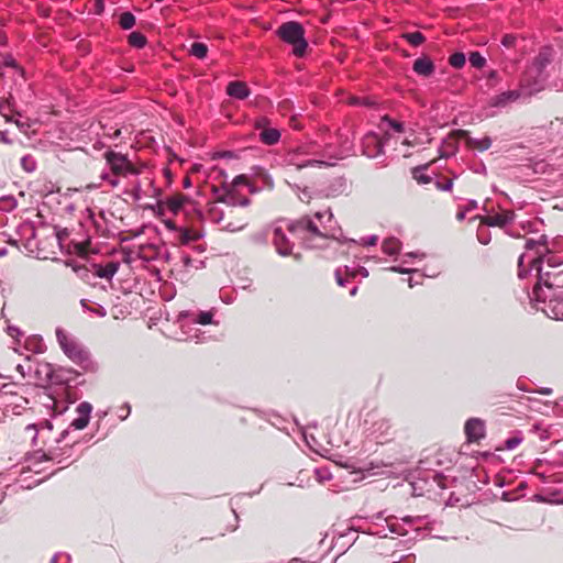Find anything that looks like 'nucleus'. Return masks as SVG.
I'll list each match as a JSON object with an SVG mask.
<instances>
[{"label":"nucleus","instance_id":"1","mask_svg":"<svg viewBox=\"0 0 563 563\" xmlns=\"http://www.w3.org/2000/svg\"><path fill=\"white\" fill-rule=\"evenodd\" d=\"M532 295L538 309L549 318L563 320V268L544 271L543 267H539L538 283Z\"/></svg>","mask_w":563,"mask_h":563},{"label":"nucleus","instance_id":"2","mask_svg":"<svg viewBox=\"0 0 563 563\" xmlns=\"http://www.w3.org/2000/svg\"><path fill=\"white\" fill-rule=\"evenodd\" d=\"M103 158L106 159L110 172H102L100 174V179L108 183L112 188L120 185V176L126 177L129 175L140 174V169L136 168L128 156L122 153L109 150L103 153Z\"/></svg>","mask_w":563,"mask_h":563},{"label":"nucleus","instance_id":"3","mask_svg":"<svg viewBox=\"0 0 563 563\" xmlns=\"http://www.w3.org/2000/svg\"><path fill=\"white\" fill-rule=\"evenodd\" d=\"M57 341L63 352L76 364L86 371L93 369L95 365L90 353L79 342L69 336L63 329L56 330Z\"/></svg>","mask_w":563,"mask_h":563},{"label":"nucleus","instance_id":"4","mask_svg":"<svg viewBox=\"0 0 563 563\" xmlns=\"http://www.w3.org/2000/svg\"><path fill=\"white\" fill-rule=\"evenodd\" d=\"M276 34L285 43L292 46V54L302 57L306 54L308 42L305 38L303 26L296 21L283 23L276 31Z\"/></svg>","mask_w":563,"mask_h":563},{"label":"nucleus","instance_id":"5","mask_svg":"<svg viewBox=\"0 0 563 563\" xmlns=\"http://www.w3.org/2000/svg\"><path fill=\"white\" fill-rule=\"evenodd\" d=\"M249 220V212L238 210V208L228 207L225 212L220 213V217H216V212L213 211V221L221 224L222 229L229 232L243 230L247 225Z\"/></svg>","mask_w":563,"mask_h":563},{"label":"nucleus","instance_id":"6","mask_svg":"<svg viewBox=\"0 0 563 563\" xmlns=\"http://www.w3.org/2000/svg\"><path fill=\"white\" fill-rule=\"evenodd\" d=\"M286 229L294 236L301 240L324 236L318 225L308 216L302 217L296 221L288 222Z\"/></svg>","mask_w":563,"mask_h":563},{"label":"nucleus","instance_id":"7","mask_svg":"<svg viewBox=\"0 0 563 563\" xmlns=\"http://www.w3.org/2000/svg\"><path fill=\"white\" fill-rule=\"evenodd\" d=\"M213 194L216 195L217 201L227 205V207L245 208L251 205V199L240 195L239 188L232 186L228 187L222 185L221 188H213Z\"/></svg>","mask_w":563,"mask_h":563},{"label":"nucleus","instance_id":"8","mask_svg":"<svg viewBox=\"0 0 563 563\" xmlns=\"http://www.w3.org/2000/svg\"><path fill=\"white\" fill-rule=\"evenodd\" d=\"M58 445L51 448L43 454V457L48 461H55L57 464H62L63 467L69 465L75 461V446L76 443L62 444V440L57 441Z\"/></svg>","mask_w":563,"mask_h":563},{"label":"nucleus","instance_id":"9","mask_svg":"<svg viewBox=\"0 0 563 563\" xmlns=\"http://www.w3.org/2000/svg\"><path fill=\"white\" fill-rule=\"evenodd\" d=\"M23 387L15 383L3 384L0 388V406L19 408L26 402L21 395Z\"/></svg>","mask_w":563,"mask_h":563},{"label":"nucleus","instance_id":"10","mask_svg":"<svg viewBox=\"0 0 563 563\" xmlns=\"http://www.w3.org/2000/svg\"><path fill=\"white\" fill-rule=\"evenodd\" d=\"M539 90L540 89L527 90L526 85L523 82H521L520 89L508 90V91H504L499 95H496L490 99L489 104L492 107L504 108L507 104L517 101L521 96L526 95V96L530 97Z\"/></svg>","mask_w":563,"mask_h":563},{"label":"nucleus","instance_id":"11","mask_svg":"<svg viewBox=\"0 0 563 563\" xmlns=\"http://www.w3.org/2000/svg\"><path fill=\"white\" fill-rule=\"evenodd\" d=\"M303 155H306V152L301 147L289 151L285 156V163L288 166H294L296 169H301L305 167H313V166L320 167L323 165H330L329 163H325L324 161L305 158Z\"/></svg>","mask_w":563,"mask_h":563},{"label":"nucleus","instance_id":"12","mask_svg":"<svg viewBox=\"0 0 563 563\" xmlns=\"http://www.w3.org/2000/svg\"><path fill=\"white\" fill-rule=\"evenodd\" d=\"M273 232V244L275 245L277 252L280 255H290L292 251L294 243L287 238L285 229L275 223L272 228Z\"/></svg>","mask_w":563,"mask_h":563},{"label":"nucleus","instance_id":"13","mask_svg":"<svg viewBox=\"0 0 563 563\" xmlns=\"http://www.w3.org/2000/svg\"><path fill=\"white\" fill-rule=\"evenodd\" d=\"M545 263L548 271H560L562 269L563 262L547 247L544 251H538V256L531 261V268H534L539 273V267Z\"/></svg>","mask_w":563,"mask_h":563},{"label":"nucleus","instance_id":"14","mask_svg":"<svg viewBox=\"0 0 563 563\" xmlns=\"http://www.w3.org/2000/svg\"><path fill=\"white\" fill-rule=\"evenodd\" d=\"M190 202V199L181 194L174 195L169 198H166L165 200H161L157 202V208L159 212H164L165 210H168L173 214H178L180 211H183Z\"/></svg>","mask_w":563,"mask_h":563},{"label":"nucleus","instance_id":"15","mask_svg":"<svg viewBox=\"0 0 563 563\" xmlns=\"http://www.w3.org/2000/svg\"><path fill=\"white\" fill-rule=\"evenodd\" d=\"M467 442L477 443L485 437V422L479 418H471L464 427Z\"/></svg>","mask_w":563,"mask_h":563},{"label":"nucleus","instance_id":"16","mask_svg":"<svg viewBox=\"0 0 563 563\" xmlns=\"http://www.w3.org/2000/svg\"><path fill=\"white\" fill-rule=\"evenodd\" d=\"M384 144L375 133L366 134L362 140V153L367 157H376L383 153Z\"/></svg>","mask_w":563,"mask_h":563},{"label":"nucleus","instance_id":"17","mask_svg":"<svg viewBox=\"0 0 563 563\" xmlns=\"http://www.w3.org/2000/svg\"><path fill=\"white\" fill-rule=\"evenodd\" d=\"M372 433L384 441H388L394 435V429L390 420L385 417H379L373 422Z\"/></svg>","mask_w":563,"mask_h":563},{"label":"nucleus","instance_id":"18","mask_svg":"<svg viewBox=\"0 0 563 563\" xmlns=\"http://www.w3.org/2000/svg\"><path fill=\"white\" fill-rule=\"evenodd\" d=\"M515 212L511 210H506L500 213L486 216L482 219V223L488 227H499L505 228L515 220Z\"/></svg>","mask_w":563,"mask_h":563},{"label":"nucleus","instance_id":"19","mask_svg":"<svg viewBox=\"0 0 563 563\" xmlns=\"http://www.w3.org/2000/svg\"><path fill=\"white\" fill-rule=\"evenodd\" d=\"M91 410L92 406L89 402H80L76 409L78 417L71 421L70 427L76 430H82L86 428L90 419Z\"/></svg>","mask_w":563,"mask_h":563},{"label":"nucleus","instance_id":"20","mask_svg":"<svg viewBox=\"0 0 563 563\" xmlns=\"http://www.w3.org/2000/svg\"><path fill=\"white\" fill-rule=\"evenodd\" d=\"M227 93L232 98L244 100L250 96V89L244 81H230L227 86Z\"/></svg>","mask_w":563,"mask_h":563},{"label":"nucleus","instance_id":"21","mask_svg":"<svg viewBox=\"0 0 563 563\" xmlns=\"http://www.w3.org/2000/svg\"><path fill=\"white\" fill-rule=\"evenodd\" d=\"M412 69L420 76L429 77L434 73V64L429 57L422 56L415 60Z\"/></svg>","mask_w":563,"mask_h":563},{"label":"nucleus","instance_id":"22","mask_svg":"<svg viewBox=\"0 0 563 563\" xmlns=\"http://www.w3.org/2000/svg\"><path fill=\"white\" fill-rule=\"evenodd\" d=\"M95 275L100 278H107L110 279L114 276V274L118 272L119 263L117 262H109L104 266L102 265H95Z\"/></svg>","mask_w":563,"mask_h":563},{"label":"nucleus","instance_id":"23","mask_svg":"<svg viewBox=\"0 0 563 563\" xmlns=\"http://www.w3.org/2000/svg\"><path fill=\"white\" fill-rule=\"evenodd\" d=\"M184 317L189 318V321L192 323L207 325L212 323L213 313L211 311L186 312Z\"/></svg>","mask_w":563,"mask_h":563},{"label":"nucleus","instance_id":"24","mask_svg":"<svg viewBox=\"0 0 563 563\" xmlns=\"http://www.w3.org/2000/svg\"><path fill=\"white\" fill-rule=\"evenodd\" d=\"M280 139V132L277 129H263L260 133V140L266 145H274Z\"/></svg>","mask_w":563,"mask_h":563},{"label":"nucleus","instance_id":"25","mask_svg":"<svg viewBox=\"0 0 563 563\" xmlns=\"http://www.w3.org/2000/svg\"><path fill=\"white\" fill-rule=\"evenodd\" d=\"M428 167H429V164H423V165L413 167L411 169L412 178L418 184L426 185V184L431 183V177L424 174V172L427 170Z\"/></svg>","mask_w":563,"mask_h":563},{"label":"nucleus","instance_id":"26","mask_svg":"<svg viewBox=\"0 0 563 563\" xmlns=\"http://www.w3.org/2000/svg\"><path fill=\"white\" fill-rule=\"evenodd\" d=\"M179 242L181 244H188L194 241L201 239L202 234L198 231L189 230L187 228L179 229Z\"/></svg>","mask_w":563,"mask_h":563},{"label":"nucleus","instance_id":"27","mask_svg":"<svg viewBox=\"0 0 563 563\" xmlns=\"http://www.w3.org/2000/svg\"><path fill=\"white\" fill-rule=\"evenodd\" d=\"M382 250L385 254L389 256L396 255L400 251V242L398 239L395 238L386 239L382 244Z\"/></svg>","mask_w":563,"mask_h":563},{"label":"nucleus","instance_id":"28","mask_svg":"<svg viewBox=\"0 0 563 563\" xmlns=\"http://www.w3.org/2000/svg\"><path fill=\"white\" fill-rule=\"evenodd\" d=\"M24 347L33 353H43L45 345L42 338L33 336L25 340Z\"/></svg>","mask_w":563,"mask_h":563},{"label":"nucleus","instance_id":"29","mask_svg":"<svg viewBox=\"0 0 563 563\" xmlns=\"http://www.w3.org/2000/svg\"><path fill=\"white\" fill-rule=\"evenodd\" d=\"M334 275L336 283L340 286H345L350 277L356 276V271H351L347 266H344V269L338 268Z\"/></svg>","mask_w":563,"mask_h":563},{"label":"nucleus","instance_id":"30","mask_svg":"<svg viewBox=\"0 0 563 563\" xmlns=\"http://www.w3.org/2000/svg\"><path fill=\"white\" fill-rule=\"evenodd\" d=\"M352 148V142H350L349 136L345 135L344 140H342L341 142L340 148L335 153H333L332 157L334 159H342L351 154Z\"/></svg>","mask_w":563,"mask_h":563},{"label":"nucleus","instance_id":"31","mask_svg":"<svg viewBox=\"0 0 563 563\" xmlns=\"http://www.w3.org/2000/svg\"><path fill=\"white\" fill-rule=\"evenodd\" d=\"M551 63V54L548 49L541 51L534 58V66L542 71Z\"/></svg>","mask_w":563,"mask_h":563},{"label":"nucleus","instance_id":"32","mask_svg":"<svg viewBox=\"0 0 563 563\" xmlns=\"http://www.w3.org/2000/svg\"><path fill=\"white\" fill-rule=\"evenodd\" d=\"M0 65L3 67H11L14 68L16 71L20 73L21 76H24L23 68L20 67L15 58L11 54H3L0 56Z\"/></svg>","mask_w":563,"mask_h":563},{"label":"nucleus","instance_id":"33","mask_svg":"<svg viewBox=\"0 0 563 563\" xmlns=\"http://www.w3.org/2000/svg\"><path fill=\"white\" fill-rule=\"evenodd\" d=\"M547 243V238L542 235L539 240L528 239L526 241L525 247L526 250H536L537 252L544 251L548 247Z\"/></svg>","mask_w":563,"mask_h":563},{"label":"nucleus","instance_id":"34","mask_svg":"<svg viewBox=\"0 0 563 563\" xmlns=\"http://www.w3.org/2000/svg\"><path fill=\"white\" fill-rule=\"evenodd\" d=\"M35 373L44 375V378H41V384H48L52 382L53 368L48 363L40 364Z\"/></svg>","mask_w":563,"mask_h":563},{"label":"nucleus","instance_id":"35","mask_svg":"<svg viewBox=\"0 0 563 563\" xmlns=\"http://www.w3.org/2000/svg\"><path fill=\"white\" fill-rule=\"evenodd\" d=\"M128 42L133 47L143 48L147 41L141 32H132L128 37Z\"/></svg>","mask_w":563,"mask_h":563},{"label":"nucleus","instance_id":"36","mask_svg":"<svg viewBox=\"0 0 563 563\" xmlns=\"http://www.w3.org/2000/svg\"><path fill=\"white\" fill-rule=\"evenodd\" d=\"M119 24L123 30H130L135 24V16L126 11L120 14Z\"/></svg>","mask_w":563,"mask_h":563},{"label":"nucleus","instance_id":"37","mask_svg":"<svg viewBox=\"0 0 563 563\" xmlns=\"http://www.w3.org/2000/svg\"><path fill=\"white\" fill-rule=\"evenodd\" d=\"M402 38H405L408 43H410L412 46H419L426 41L424 35L421 32H411V33H404Z\"/></svg>","mask_w":563,"mask_h":563},{"label":"nucleus","instance_id":"38","mask_svg":"<svg viewBox=\"0 0 563 563\" xmlns=\"http://www.w3.org/2000/svg\"><path fill=\"white\" fill-rule=\"evenodd\" d=\"M190 53L195 57L202 59L207 56L208 47L203 43L195 42V43H192V45L190 47Z\"/></svg>","mask_w":563,"mask_h":563},{"label":"nucleus","instance_id":"39","mask_svg":"<svg viewBox=\"0 0 563 563\" xmlns=\"http://www.w3.org/2000/svg\"><path fill=\"white\" fill-rule=\"evenodd\" d=\"M470 64L475 68H483L486 65V58L479 52H472L468 57Z\"/></svg>","mask_w":563,"mask_h":563},{"label":"nucleus","instance_id":"40","mask_svg":"<svg viewBox=\"0 0 563 563\" xmlns=\"http://www.w3.org/2000/svg\"><path fill=\"white\" fill-rule=\"evenodd\" d=\"M449 64L456 69L462 68L465 65V55L461 52L452 54L449 58Z\"/></svg>","mask_w":563,"mask_h":563},{"label":"nucleus","instance_id":"41","mask_svg":"<svg viewBox=\"0 0 563 563\" xmlns=\"http://www.w3.org/2000/svg\"><path fill=\"white\" fill-rule=\"evenodd\" d=\"M36 161L31 155H25L21 158V166L26 173H32L36 169Z\"/></svg>","mask_w":563,"mask_h":563},{"label":"nucleus","instance_id":"42","mask_svg":"<svg viewBox=\"0 0 563 563\" xmlns=\"http://www.w3.org/2000/svg\"><path fill=\"white\" fill-rule=\"evenodd\" d=\"M222 185H225L228 187L232 186L235 188H239V186H241V185L250 186L245 175H239V176L234 177V179L231 183L224 181Z\"/></svg>","mask_w":563,"mask_h":563},{"label":"nucleus","instance_id":"43","mask_svg":"<svg viewBox=\"0 0 563 563\" xmlns=\"http://www.w3.org/2000/svg\"><path fill=\"white\" fill-rule=\"evenodd\" d=\"M383 121H384V122H387V123H388V125H389L393 130H395L396 132H398V133H401V132H404V131H405V126H404V124H402L401 122H398V121H396V120H393V119H390L388 115H385V117L383 118Z\"/></svg>","mask_w":563,"mask_h":563},{"label":"nucleus","instance_id":"44","mask_svg":"<svg viewBox=\"0 0 563 563\" xmlns=\"http://www.w3.org/2000/svg\"><path fill=\"white\" fill-rule=\"evenodd\" d=\"M435 187L442 191H451L453 188V180L446 179L445 181H435Z\"/></svg>","mask_w":563,"mask_h":563},{"label":"nucleus","instance_id":"45","mask_svg":"<svg viewBox=\"0 0 563 563\" xmlns=\"http://www.w3.org/2000/svg\"><path fill=\"white\" fill-rule=\"evenodd\" d=\"M523 260L525 255L521 254L518 258V277L521 279L526 278L529 274V269L523 268Z\"/></svg>","mask_w":563,"mask_h":563},{"label":"nucleus","instance_id":"46","mask_svg":"<svg viewBox=\"0 0 563 563\" xmlns=\"http://www.w3.org/2000/svg\"><path fill=\"white\" fill-rule=\"evenodd\" d=\"M516 40H517L516 36L511 35V34H506L501 38V44L505 47H511L515 45Z\"/></svg>","mask_w":563,"mask_h":563},{"label":"nucleus","instance_id":"47","mask_svg":"<svg viewBox=\"0 0 563 563\" xmlns=\"http://www.w3.org/2000/svg\"><path fill=\"white\" fill-rule=\"evenodd\" d=\"M141 191H142V187H141L140 181H135V184L133 185V189H132V196L135 200L141 199Z\"/></svg>","mask_w":563,"mask_h":563},{"label":"nucleus","instance_id":"48","mask_svg":"<svg viewBox=\"0 0 563 563\" xmlns=\"http://www.w3.org/2000/svg\"><path fill=\"white\" fill-rule=\"evenodd\" d=\"M492 145V141L489 137H484L478 142L477 148L481 151L488 150Z\"/></svg>","mask_w":563,"mask_h":563},{"label":"nucleus","instance_id":"49","mask_svg":"<svg viewBox=\"0 0 563 563\" xmlns=\"http://www.w3.org/2000/svg\"><path fill=\"white\" fill-rule=\"evenodd\" d=\"M521 442V439L519 438H510L506 441V446L509 450L515 449L519 443Z\"/></svg>","mask_w":563,"mask_h":563},{"label":"nucleus","instance_id":"50","mask_svg":"<svg viewBox=\"0 0 563 563\" xmlns=\"http://www.w3.org/2000/svg\"><path fill=\"white\" fill-rule=\"evenodd\" d=\"M487 79H488V81H493L492 86L497 84L499 81V76H498L497 70H490L487 75Z\"/></svg>","mask_w":563,"mask_h":563},{"label":"nucleus","instance_id":"51","mask_svg":"<svg viewBox=\"0 0 563 563\" xmlns=\"http://www.w3.org/2000/svg\"><path fill=\"white\" fill-rule=\"evenodd\" d=\"M377 236L376 235H372V236H368V238H364L363 239V244L364 245H368V246H372V245H376L377 243Z\"/></svg>","mask_w":563,"mask_h":563},{"label":"nucleus","instance_id":"52","mask_svg":"<svg viewBox=\"0 0 563 563\" xmlns=\"http://www.w3.org/2000/svg\"><path fill=\"white\" fill-rule=\"evenodd\" d=\"M164 224L168 230L179 232L180 228H178L173 220H165Z\"/></svg>","mask_w":563,"mask_h":563},{"label":"nucleus","instance_id":"53","mask_svg":"<svg viewBox=\"0 0 563 563\" xmlns=\"http://www.w3.org/2000/svg\"><path fill=\"white\" fill-rule=\"evenodd\" d=\"M8 331H9V334L13 338H18V336L22 335L21 331L14 327H9Z\"/></svg>","mask_w":563,"mask_h":563},{"label":"nucleus","instance_id":"54","mask_svg":"<svg viewBox=\"0 0 563 563\" xmlns=\"http://www.w3.org/2000/svg\"><path fill=\"white\" fill-rule=\"evenodd\" d=\"M466 212H467V210L465 208H460L456 213V219L459 221H463L465 219Z\"/></svg>","mask_w":563,"mask_h":563},{"label":"nucleus","instance_id":"55","mask_svg":"<svg viewBox=\"0 0 563 563\" xmlns=\"http://www.w3.org/2000/svg\"><path fill=\"white\" fill-rule=\"evenodd\" d=\"M310 198H311V196L309 195V192L306 189L302 190L301 195H299V199L303 202H309Z\"/></svg>","mask_w":563,"mask_h":563},{"label":"nucleus","instance_id":"56","mask_svg":"<svg viewBox=\"0 0 563 563\" xmlns=\"http://www.w3.org/2000/svg\"><path fill=\"white\" fill-rule=\"evenodd\" d=\"M5 110H9V104L0 101V114L7 117Z\"/></svg>","mask_w":563,"mask_h":563},{"label":"nucleus","instance_id":"57","mask_svg":"<svg viewBox=\"0 0 563 563\" xmlns=\"http://www.w3.org/2000/svg\"><path fill=\"white\" fill-rule=\"evenodd\" d=\"M213 211L216 212V217H220L221 212H225V210H219L217 207H212L210 209V217L213 220Z\"/></svg>","mask_w":563,"mask_h":563},{"label":"nucleus","instance_id":"58","mask_svg":"<svg viewBox=\"0 0 563 563\" xmlns=\"http://www.w3.org/2000/svg\"><path fill=\"white\" fill-rule=\"evenodd\" d=\"M265 124H266V119H265V118H262V119H260V120H257V121H256L255 126H256L257 129H263V128L265 126Z\"/></svg>","mask_w":563,"mask_h":563},{"label":"nucleus","instance_id":"59","mask_svg":"<svg viewBox=\"0 0 563 563\" xmlns=\"http://www.w3.org/2000/svg\"><path fill=\"white\" fill-rule=\"evenodd\" d=\"M476 208H477V202L475 200H471L465 209L467 211H470V210H473V209H476Z\"/></svg>","mask_w":563,"mask_h":563},{"label":"nucleus","instance_id":"60","mask_svg":"<svg viewBox=\"0 0 563 563\" xmlns=\"http://www.w3.org/2000/svg\"><path fill=\"white\" fill-rule=\"evenodd\" d=\"M539 394H542V395H550L552 394V389L551 388H541L540 390H538Z\"/></svg>","mask_w":563,"mask_h":563},{"label":"nucleus","instance_id":"61","mask_svg":"<svg viewBox=\"0 0 563 563\" xmlns=\"http://www.w3.org/2000/svg\"><path fill=\"white\" fill-rule=\"evenodd\" d=\"M183 185L185 188H188L191 186V180L189 177H185L184 180H183Z\"/></svg>","mask_w":563,"mask_h":563},{"label":"nucleus","instance_id":"62","mask_svg":"<svg viewBox=\"0 0 563 563\" xmlns=\"http://www.w3.org/2000/svg\"><path fill=\"white\" fill-rule=\"evenodd\" d=\"M0 141L5 143V144H10L11 143V141L7 137V135L4 133L0 134Z\"/></svg>","mask_w":563,"mask_h":563},{"label":"nucleus","instance_id":"63","mask_svg":"<svg viewBox=\"0 0 563 563\" xmlns=\"http://www.w3.org/2000/svg\"><path fill=\"white\" fill-rule=\"evenodd\" d=\"M325 213H327V212H320V211H318V212H316V213H314V217H316L317 219H321Z\"/></svg>","mask_w":563,"mask_h":563},{"label":"nucleus","instance_id":"64","mask_svg":"<svg viewBox=\"0 0 563 563\" xmlns=\"http://www.w3.org/2000/svg\"><path fill=\"white\" fill-rule=\"evenodd\" d=\"M59 560V556L55 555L53 556V559L51 560V563H57Z\"/></svg>","mask_w":563,"mask_h":563}]
</instances>
